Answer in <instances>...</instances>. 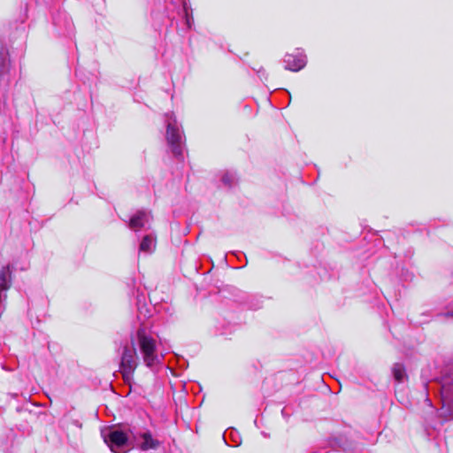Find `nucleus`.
<instances>
[{
    "mask_svg": "<svg viewBox=\"0 0 453 453\" xmlns=\"http://www.w3.org/2000/svg\"><path fill=\"white\" fill-rule=\"evenodd\" d=\"M237 177L236 174L233 172H226L222 176V182L227 186L232 187L237 183Z\"/></svg>",
    "mask_w": 453,
    "mask_h": 453,
    "instance_id": "nucleus-12",
    "label": "nucleus"
},
{
    "mask_svg": "<svg viewBox=\"0 0 453 453\" xmlns=\"http://www.w3.org/2000/svg\"><path fill=\"white\" fill-rule=\"evenodd\" d=\"M140 438L142 440V442L139 443L136 440L134 441V444L139 445L142 450L155 449L159 446V441L153 439L151 434L149 432L142 434Z\"/></svg>",
    "mask_w": 453,
    "mask_h": 453,
    "instance_id": "nucleus-8",
    "label": "nucleus"
},
{
    "mask_svg": "<svg viewBox=\"0 0 453 453\" xmlns=\"http://www.w3.org/2000/svg\"><path fill=\"white\" fill-rule=\"evenodd\" d=\"M138 358L136 349L134 344L130 346H125L120 360V369L125 381L128 382L137 367Z\"/></svg>",
    "mask_w": 453,
    "mask_h": 453,
    "instance_id": "nucleus-4",
    "label": "nucleus"
},
{
    "mask_svg": "<svg viewBox=\"0 0 453 453\" xmlns=\"http://www.w3.org/2000/svg\"><path fill=\"white\" fill-rule=\"evenodd\" d=\"M156 247V238L153 234L145 235L140 243V251L151 253Z\"/></svg>",
    "mask_w": 453,
    "mask_h": 453,
    "instance_id": "nucleus-9",
    "label": "nucleus"
},
{
    "mask_svg": "<svg viewBox=\"0 0 453 453\" xmlns=\"http://www.w3.org/2000/svg\"><path fill=\"white\" fill-rule=\"evenodd\" d=\"M166 121V140L171 147L172 152L175 157L182 156L183 152V134L175 116L173 112L165 115Z\"/></svg>",
    "mask_w": 453,
    "mask_h": 453,
    "instance_id": "nucleus-3",
    "label": "nucleus"
},
{
    "mask_svg": "<svg viewBox=\"0 0 453 453\" xmlns=\"http://www.w3.org/2000/svg\"><path fill=\"white\" fill-rule=\"evenodd\" d=\"M137 342L142 355L143 362L149 367L159 363V356L157 349L156 339L146 331L144 327H140L136 333Z\"/></svg>",
    "mask_w": 453,
    "mask_h": 453,
    "instance_id": "nucleus-2",
    "label": "nucleus"
},
{
    "mask_svg": "<svg viewBox=\"0 0 453 453\" xmlns=\"http://www.w3.org/2000/svg\"><path fill=\"white\" fill-rule=\"evenodd\" d=\"M12 285V271L10 265L0 270V313L3 311L4 303L7 297V291Z\"/></svg>",
    "mask_w": 453,
    "mask_h": 453,
    "instance_id": "nucleus-6",
    "label": "nucleus"
},
{
    "mask_svg": "<svg viewBox=\"0 0 453 453\" xmlns=\"http://www.w3.org/2000/svg\"><path fill=\"white\" fill-rule=\"evenodd\" d=\"M152 217L150 212L139 211L129 220L128 226L134 231H139L150 225Z\"/></svg>",
    "mask_w": 453,
    "mask_h": 453,
    "instance_id": "nucleus-7",
    "label": "nucleus"
},
{
    "mask_svg": "<svg viewBox=\"0 0 453 453\" xmlns=\"http://www.w3.org/2000/svg\"><path fill=\"white\" fill-rule=\"evenodd\" d=\"M285 69L297 72L306 65V57L300 50H296L294 53L286 54L283 59Z\"/></svg>",
    "mask_w": 453,
    "mask_h": 453,
    "instance_id": "nucleus-5",
    "label": "nucleus"
},
{
    "mask_svg": "<svg viewBox=\"0 0 453 453\" xmlns=\"http://www.w3.org/2000/svg\"><path fill=\"white\" fill-rule=\"evenodd\" d=\"M8 52L4 45L0 44V73H3L8 67Z\"/></svg>",
    "mask_w": 453,
    "mask_h": 453,
    "instance_id": "nucleus-11",
    "label": "nucleus"
},
{
    "mask_svg": "<svg viewBox=\"0 0 453 453\" xmlns=\"http://www.w3.org/2000/svg\"><path fill=\"white\" fill-rule=\"evenodd\" d=\"M104 442L115 453H122L134 446L136 436L129 428L120 426L106 427L101 432Z\"/></svg>",
    "mask_w": 453,
    "mask_h": 453,
    "instance_id": "nucleus-1",
    "label": "nucleus"
},
{
    "mask_svg": "<svg viewBox=\"0 0 453 453\" xmlns=\"http://www.w3.org/2000/svg\"><path fill=\"white\" fill-rule=\"evenodd\" d=\"M394 378L397 382H403L406 377L405 369L401 364H395L393 366Z\"/></svg>",
    "mask_w": 453,
    "mask_h": 453,
    "instance_id": "nucleus-10",
    "label": "nucleus"
},
{
    "mask_svg": "<svg viewBox=\"0 0 453 453\" xmlns=\"http://www.w3.org/2000/svg\"><path fill=\"white\" fill-rule=\"evenodd\" d=\"M445 316L453 319V310L445 313Z\"/></svg>",
    "mask_w": 453,
    "mask_h": 453,
    "instance_id": "nucleus-13",
    "label": "nucleus"
}]
</instances>
